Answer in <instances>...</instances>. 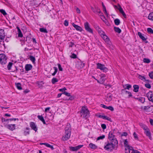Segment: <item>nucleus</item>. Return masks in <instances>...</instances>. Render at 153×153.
Instances as JSON below:
<instances>
[{
  "label": "nucleus",
  "mask_w": 153,
  "mask_h": 153,
  "mask_svg": "<svg viewBox=\"0 0 153 153\" xmlns=\"http://www.w3.org/2000/svg\"><path fill=\"white\" fill-rule=\"evenodd\" d=\"M91 10L93 11V12L96 13V11L97 10V8H96L95 9L93 7H91Z\"/></svg>",
  "instance_id": "nucleus-56"
},
{
  "label": "nucleus",
  "mask_w": 153,
  "mask_h": 153,
  "mask_svg": "<svg viewBox=\"0 0 153 153\" xmlns=\"http://www.w3.org/2000/svg\"><path fill=\"white\" fill-rule=\"evenodd\" d=\"M102 35H103V36H102V37L103 39L105 41V42H107V44H110V42L109 39L108 38V36L105 35L103 34Z\"/></svg>",
  "instance_id": "nucleus-19"
},
{
  "label": "nucleus",
  "mask_w": 153,
  "mask_h": 153,
  "mask_svg": "<svg viewBox=\"0 0 153 153\" xmlns=\"http://www.w3.org/2000/svg\"><path fill=\"white\" fill-rule=\"evenodd\" d=\"M32 66L30 64H27L25 65V70L27 71L31 70L32 68Z\"/></svg>",
  "instance_id": "nucleus-18"
},
{
  "label": "nucleus",
  "mask_w": 153,
  "mask_h": 153,
  "mask_svg": "<svg viewBox=\"0 0 153 153\" xmlns=\"http://www.w3.org/2000/svg\"><path fill=\"white\" fill-rule=\"evenodd\" d=\"M149 75L151 79H153V71L149 73Z\"/></svg>",
  "instance_id": "nucleus-51"
},
{
  "label": "nucleus",
  "mask_w": 153,
  "mask_h": 153,
  "mask_svg": "<svg viewBox=\"0 0 153 153\" xmlns=\"http://www.w3.org/2000/svg\"><path fill=\"white\" fill-rule=\"evenodd\" d=\"M95 28L97 30L99 33H101L102 34L103 33H104V32L103 31H101V29L99 27V26L97 25H96L95 26Z\"/></svg>",
  "instance_id": "nucleus-26"
},
{
  "label": "nucleus",
  "mask_w": 153,
  "mask_h": 153,
  "mask_svg": "<svg viewBox=\"0 0 153 153\" xmlns=\"http://www.w3.org/2000/svg\"><path fill=\"white\" fill-rule=\"evenodd\" d=\"M17 28L18 30V37H22L23 36V34L22 32L19 27H17Z\"/></svg>",
  "instance_id": "nucleus-25"
},
{
  "label": "nucleus",
  "mask_w": 153,
  "mask_h": 153,
  "mask_svg": "<svg viewBox=\"0 0 153 153\" xmlns=\"http://www.w3.org/2000/svg\"><path fill=\"white\" fill-rule=\"evenodd\" d=\"M45 145L48 147L50 148L52 150H53L54 149V148L53 147V146L48 143H46V144H45Z\"/></svg>",
  "instance_id": "nucleus-36"
},
{
  "label": "nucleus",
  "mask_w": 153,
  "mask_h": 153,
  "mask_svg": "<svg viewBox=\"0 0 153 153\" xmlns=\"http://www.w3.org/2000/svg\"><path fill=\"white\" fill-rule=\"evenodd\" d=\"M143 61L144 63H150L151 62L150 60L149 59L146 58H144Z\"/></svg>",
  "instance_id": "nucleus-35"
},
{
  "label": "nucleus",
  "mask_w": 153,
  "mask_h": 153,
  "mask_svg": "<svg viewBox=\"0 0 153 153\" xmlns=\"http://www.w3.org/2000/svg\"><path fill=\"white\" fill-rule=\"evenodd\" d=\"M115 142L108 141L105 143L104 149L108 151H111L115 148H117L118 146V141L115 140Z\"/></svg>",
  "instance_id": "nucleus-1"
},
{
  "label": "nucleus",
  "mask_w": 153,
  "mask_h": 153,
  "mask_svg": "<svg viewBox=\"0 0 153 153\" xmlns=\"http://www.w3.org/2000/svg\"><path fill=\"white\" fill-rule=\"evenodd\" d=\"M70 97L68 99H65V100H74L75 98V97L74 96H71L70 95V96H69Z\"/></svg>",
  "instance_id": "nucleus-41"
},
{
  "label": "nucleus",
  "mask_w": 153,
  "mask_h": 153,
  "mask_svg": "<svg viewBox=\"0 0 153 153\" xmlns=\"http://www.w3.org/2000/svg\"><path fill=\"white\" fill-rule=\"evenodd\" d=\"M97 68L102 70L104 72H106L108 70V69L105 67L104 65L101 63H98L97 64Z\"/></svg>",
  "instance_id": "nucleus-3"
},
{
  "label": "nucleus",
  "mask_w": 153,
  "mask_h": 153,
  "mask_svg": "<svg viewBox=\"0 0 153 153\" xmlns=\"http://www.w3.org/2000/svg\"><path fill=\"white\" fill-rule=\"evenodd\" d=\"M83 145H79L76 146H70L69 147L70 149L73 151H75L81 148L83 146Z\"/></svg>",
  "instance_id": "nucleus-7"
},
{
  "label": "nucleus",
  "mask_w": 153,
  "mask_h": 153,
  "mask_svg": "<svg viewBox=\"0 0 153 153\" xmlns=\"http://www.w3.org/2000/svg\"><path fill=\"white\" fill-rule=\"evenodd\" d=\"M124 145L126 147H127L128 146H129L128 144V142L127 139L125 140L124 141Z\"/></svg>",
  "instance_id": "nucleus-44"
},
{
  "label": "nucleus",
  "mask_w": 153,
  "mask_h": 153,
  "mask_svg": "<svg viewBox=\"0 0 153 153\" xmlns=\"http://www.w3.org/2000/svg\"><path fill=\"white\" fill-rule=\"evenodd\" d=\"M7 59L5 55L3 54H0V62L2 65L5 64L6 62Z\"/></svg>",
  "instance_id": "nucleus-4"
},
{
  "label": "nucleus",
  "mask_w": 153,
  "mask_h": 153,
  "mask_svg": "<svg viewBox=\"0 0 153 153\" xmlns=\"http://www.w3.org/2000/svg\"><path fill=\"white\" fill-rule=\"evenodd\" d=\"M118 5L119 7L118 9L119 10L120 13H122L123 17L126 18V15L123 10V9L119 4H118Z\"/></svg>",
  "instance_id": "nucleus-17"
},
{
  "label": "nucleus",
  "mask_w": 153,
  "mask_h": 153,
  "mask_svg": "<svg viewBox=\"0 0 153 153\" xmlns=\"http://www.w3.org/2000/svg\"><path fill=\"white\" fill-rule=\"evenodd\" d=\"M133 135L134 137V139L137 140H138V137L137 136V134H136L135 132H134L133 134Z\"/></svg>",
  "instance_id": "nucleus-43"
},
{
  "label": "nucleus",
  "mask_w": 153,
  "mask_h": 153,
  "mask_svg": "<svg viewBox=\"0 0 153 153\" xmlns=\"http://www.w3.org/2000/svg\"><path fill=\"white\" fill-rule=\"evenodd\" d=\"M112 95L110 93H109L107 94L106 100V101L109 102L112 99Z\"/></svg>",
  "instance_id": "nucleus-20"
},
{
  "label": "nucleus",
  "mask_w": 153,
  "mask_h": 153,
  "mask_svg": "<svg viewBox=\"0 0 153 153\" xmlns=\"http://www.w3.org/2000/svg\"><path fill=\"white\" fill-rule=\"evenodd\" d=\"M30 126L32 129L34 130L36 132L37 130V128L35 124L33 122H31L30 123Z\"/></svg>",
  "instance_id": "nucleus-11"
},
{
  "label": "nucleus",
  "mask_w": 153,
  "mask_h": 153,
  "mask_svg": "<svg viewBox=\"0 0 153 153\" xmlns=\"http://www.w3.org/2000/svg\"><path fill=\"white\" fill-rule=\"evenodd\" d=\"M133 147L130 146H128L127 147H125V150L126 153H130V150H132Z\"/></svg>",
  "instance_id": "nucleus-22"
},
{
  "label": "nucleus",
  "mask_w": 153,
  "mask_h": 153,
  "mask_svg": "<svg viewBox=\"0 0 153 153\" xmlns=\"http://www.w3.org/2000/svg\"><path fill=\"white\" fill-rule=\"evenodd\" d=\"M100 106L105 109H107V106L103 104H101L100 105Z\"/></svg>",
  "instance_id": "nucleus-63"
},
{
  "label": "nucleus",
  "mask_w": 153,
  "mask_h": 153,
  "mask_svg": "<svg viewBox=\"0 0 153 153\" xmlns=\"http://www.w3.org/2000/svg\"><path fill=\"white\" fill-rule=\"evenodd\" d=\"M66 90V88L65 87H64V88L62 89H60L59 90V91L61 92H63V91Z\"/></svg>",
  "instance_id": "nucleus-64"
},
{
  "label": "nucleus",
  "mask_w": 153,
  "mask_h": 153,
  "mask_svg": "<svg viewBox=\"0 0 153 153\" xmlns=\"http://www.w3.org/2000/svg\"><path fill=\"white\" fill-rule=\"evenodd\" d=\"M153 95L152 94V92L149 91L146 94V96L148 98L149 100L152 102H153Z\"/></svg>",
  "instance_id": "nucleus-14"
},
{
  "label": "nucleus",
  "mask_w": 153,
  "mask_h": 153,
  "mask_svg": "<svg viewBox=\"0 0 153 153\" xmlns=\"http://www.w3.org/2000/svg\"><path fill=\"white\" fill-rule=\"evenodd\" d=\"M13 63L11 62H9L7 66V69L8 70H11V71L13 72H16L17 70V67L14 66V67L16 69L15 70L11 69V67L12 66Z\"/></svg>",
  "instance_id": "nucleus-10"
},
{
  "label": "nucleus",
  "mask_w": 153,
  "mask_h": 153,
  "mask_svg": "<svg viewBox=\"0 0 153 153\" xmlns=\"http://www.w3.org/2000/svg\"><path fill=\"white\" fill-rule=\"evenodd\" d=\"M126 86V88H125V89H127L129 90V88H131V85L128 84H126L125 85Z\"/></svg>",
  "instance_id": "nucleus-50"
},
{
  "label": "nucleus",
  "mask_w": 153,
  "mask_h": 153,
  "mask_svg": "<svg viewBox=\"0 0 153 153\" xmlns=\"http://www.w3.org/2000/svg\"><path fill=\"white\" fill-rule=\"evenodd\" d=\"M0 12L2 13L4 16H5L7 14L5 10L3 9L0 10Z\"/></svg>",
  "instance_id": "nucleus-45"
},
{
  "label": "nucleus",
  "mask_w": 153,
  "mask_h": 153,
  "mask_svg": "<svg viewBox=\"0 0 153 153\" xmlns=\"http://www.w3.org/2000/svg\"><path fill=\"white\" fill-rule=\"evenodd\" d=\"M105 79L104 78L101 77L100 79V82H102V83H103L105 81Z\"/></svg>",
  "instance_id": "nucleus-59"
},
{
  "label": "nucleus",
  "mask_w": 153,
  "mask_h": 153,
  "mask_svg": "<svg viewBox=\"0 0 153 153\" xmlns=\"http://www.w3.org/2000/svg\"><path fill=\"white\" fill-rule=\"evenodd\" d=\"M133 87L134 88L133 91L135 92H137L139 88V85H133Z\"/></svg>",
  "instance_id": "nucleus-24"
},
{
  "label": "nucleus",
  "mask_w": 153,
  "mask_h": 153,
  "mask_svg": "<svg viewBox=\"0 0 153 153\" xmlns=\"http://www.w3.org/2000/svg\"><path fill=\"white\" fill-rule=\"evenodd\" d=\"M144 133L150 140L152 139L151 133L149 129H146L145 131H144Z\"/></svg>",
  "instance_id": "nucleus-15"
},
{
  "label": "nucleus",
  "mask_w": 153,
  "mask_h": 153,
  "mask_svg": "<svg viewBox=\"0 0 153 153\" xmlns=\"http://www.w3.org/2000/svg\"><path fill=\"white\" fill-rule=\"evenodd\" d=\"M81 117L87 119L90 116V112L87 107L85 106H82L80 112Z\"/></svg>",
  "instance_id": "nucleus-2"
},
{
  "label": "nucleus",
  "mask_w": 153,
  "mask_h": 153,
  "mask_svg": "<svg viewBox=\"0 0 153 153\" xmlns=\"http://www.w3.org/2000/svg\"><path fill=\"white\" fill-rule=\"evenodd\" d=\"M72 25L77 30L80 32H81L82 30V29L81 27L78 25H76L74 23H72Z\"/></svg>",
  "instance_id": "nucleus-16"
},
{
  "label": "nucleus",
  "mask_w": 153,
  "mask_h": 153,
  "mask_svg": "<svg viewBox=\"0 0 153 153\" xmlns=\"http://www.w3.org/2000/svg\"><path fill=\"white\" fill-rule=\"evenodd\" d=\"M24 135H28V134H29V131H24Z\"/></svg>",
  "instance_id": "nucleus-61"
},
{
  "label": "nucleus",
  "mask_w": 153,
  "mask_h": 153,
  "mask_svg": "<svg viewBox=\"0 0 153 153\" xmlns=\"http://www.w3.org/2000/svg\"><path fill=\"white\" fill-rule=\"evenodd\" d=\"M114 29L115 31L119 33H120L121 32V30L119 27H115Z\"/></svg>",
  "instance_id": "nucleus-30"
},
{
  "label": "nucleus",
  "mask_w": 153,
  "mask_h": 153,
  "mask_svg": "<svg viewBox=\"0 0 153 153\" xmlns=\"http://www.w3.org/2000/svg\"><path fill=\"white\" fill-rule=\"evenodd\" d=\"M39 31L42 32H43L44 33H48L47 30L45 28H40L39 29Z\"/></svg>",
  "instance_id": "nucleus-38"
},
{
  "label": "nucleus",
  "mask_w": 153,
  "mask_h": 153,
  "mask_svg": "<svg viewBox=\"0 0 153 153\" xmlns=\"http://www.w3.org/2000/svg\"><path fill=\"white\" fill-rule=\"evenodd\" d=\"M122 91H125L126 93H128V94L129 97H131L132 96V95L130 92L128 91H125V89L122 90Z\"/></svg>",
  "instance_id": "nucleus-46"
},
{
  "label": "nucleus",
  "mask_w": 153,
  "mask_h": 153,
  "mask_svg": "<svg viewBox=\"0 0 153 153\" xmlns=\"http://www.w3.org/2000/svg\"><path fill=\"white\" fill-rule=\"evenodd\" d=\"M54 69V72L52 74V75L53 76H54L56 74V73L57 71V68L56 67H54L53 68Z\"/></svg>",
  "instance_id": "nucleus-40"
},
{
  "label": "nucleus",
  "mask_w": 153,
  "mask_h": 153,
  "mask_svg": "<svg viewBox=\"0 0 153 153\" xmlns=\"http://www.w3.org/2000/svg\"><path fill=\"white\" fill-rule=\"evenodd\" d=\"M149 19L153 21V12L150 13L148 16Z\"/></svg>",
  "instance_id": "nucleus-32"
},
{
  "label": "nucleus",
  "mask_w": 153,
  "mask_h": 153,
  "mask_svg": "<svg viewBox=\"0 0 153 153\" xmlns=\"http://www.w3.org/2000/svg\"><path fill=\"white\" fill-rule=\"evenodd\" d=\"M71 134V133H67V132H65V134L62 136V140L64 141L67 140L70 138Z\"/></svg>",
  "instance_id": "nucleus-8"
},
{
  "label": "nucleus",
  "mask_w": 153,
  "mask_h": 153,
  "mask_svg": "<svg viewBox=\"0 0 153 153\" xmlns=\"http://www.w3.org/2000/svg\"><path fill=\"white\" fill-rule=\"evenodd\" d=\"M63 94H65V95L69 97L70 96V94L69 93L67 92L66 91H64L63 93Z\"/></svg>",
  "instance_id": "nucleus-52"
},
{
  "label": "nucleus",
  "mask_w": 153,
  "mask_h": 153,
  "mask_svg": "<svg viewBox=\"0 0 153 153\" xmlns=\"http://www.w3.org/2000/svg\"><path fill=\"white\" fill-rule=\"evenodd\" d=\"M58 79L56 78H53L51 80V82L53 84H54L56 82H58Z\"/></svg>",
  "instance_id": "nucleus-37"
},
{
  "label": "nucleus",
  "mask_w": 153,
  "mask_h": 153,
  "mask_svg": "<svg viewBox=\"0 0 153 153\" xmlns=\"http://www.w3.org/2000/svg\"><path fill=\"white\" fill-rule=\"evenodd\" d=\"M64 25L65 26H68V21L67 20H65L64 21Z\"/></svg>",
  "instance_id": "nucleus-60"
},
{
  "label": "nucleus",
  "mask_w": 153,
  "mask_h": 153,
  "mask_svg": "<svg viewBox=\"0 0 153 153\" xmlns=\"http://www.w3.org/2000/svg\"><path fill=\"white\" fill-rule=\"evenodd\" d=\"M105 137V135H102V136H101L98 137L97 139V140H102L104 139Z\"/></svg>",
  "instance_id": "nucleus-39"
},
{
  "label": "nucleus",
  "mask_w": 153,
  "mask_h": 153,
  "mask_svg": "<svg viewBox=\"0 0 153 153\" xmlns=\"http://www.w3.org/2000/svg\"><path fill=\"white\" fill-rule=\"evenodd\" d=\"M70 57L72 58L76 59L77 58L76 55L74 53L72 54L70 56Z\"/></svg>",
  "instance_id": "nucleus-49"
},
{
  "label": "nucleus",
  "mask_w": 153,
  "mask_h": 153,
  "mask_svg": "<svg viewBox=\"0 0 153 153\" xmlns=\"http://www.w3.org/2000/svg\"><path fill=\"white\" fill-rule=\"evenodd\" d=\"M30 60L32 62L33 64L35 63L36 59L33 56H29Z\"/></svg>",
  "instance_id": "nucleus-28"
},
{
  "label": "nucleus",
  "mask_w": 153,
  "mask_h": 153,
  "mask_svg": "<svg viewBox=\"0 0 153 153\" xmlns=\"http://www.w3.org/2000/svg\"><path fill=\"white\" fill-rule=\"evenodd\" d=\"M74 45V43L71 42L69 43V47H72Z\"/></svg>",
  "instance_id": "nucleus-58"
},
{
  "label": "nucleus",
  "mask_w": 153,
  "mask_h": 153,
  "mask_svg": "<svg viewBox=\"0 0 153 153\" xmlns=\"http://www.w3.org/2000/svg\"><path fill=\"white\" fill-rule=\"evenodd\" d=\"M107 109L110 110L111 111H113L114 110V108L111 106L107 107Z\"/></svg>",
  "instance_id": "nucleus-53"
},
{
  "label": "nucleus",
  "mask_w": 153,
  "mask_h": 153,
  "mask_svg": "<svg viewBox=\"0 0 153 153\" xmlns=\"http://www.w3.org/2000/svg\"><path fill=\"white\" fill-rule=\"evenodd\" d=\"M5 126L7 129L12 131H13L16 129L15 124H8Z\"/></svg>",
  "instance_id": "nucleus-9"
},
{
  "label": "nucleus",
  "mask_w": 153,
  "mask_h": 153,
  "mask_svg": "<svg viewBox=\"0 0 153 153\" xmlns=\"http://www.w3.org/2000/svg\"><path fill=\"white\" fill-rule=\"evenodd\" d=\"M16 85L17 88L18 90H21L22 89L21 85L20 83H16Z\"/></svg>",
  "instance_id": "nucleus-31"
},
{
  "label": "nucleus",
  "mask_w": 153,
  "mask_h": 153,
  "mask_svg": "<svg viewBox=\"0 0 153 153\" xmlns=\"http://www.w3.org/2000/svg\"><path fill=\"white\" fill-rule=\"evenodd\" d=\"M103 119L106 120H108L110 121H111V119L109 117H108L106 116H104V117H103Z\"/></svg>",
  "instance_id": "nucleus-48"
},
{
  "label": "nucleus",
  "mask_w": 153,
  "mask_h": 153,
  "mask_svg": "<svg viewBox=\"0 0 153 153\" xmlns=\"http://www.w3.org/2000/svg\"><path fill=\"white\" fill-rule=\"evenodd\" d=\"M36 84L38 85L39 88L42 87L44 83L42 81L40 82H36Z\"/></svg>",
  "instance_id": "nucleus-33"
},
{
  "label": "nucleus",
  "mask_w": 153,
  "mask_h": 153,
  "mask_svg": "<svg viewBox=\"0 0 153 153\" xmlns=\"http://www.w3.org/2000/svg\"><path fill=\"white\" fill-rule=\"evenodd\" d=\"M147 31L149 33H153V30L150 28H148L147 29Z\"/></svg>",
  "instance_id": "nucleus-42"
},
{
  "label": "nucleus",
  "mask_w": 153,
  "mask_h": 153,
  "mask_svg": "<svg viewBox=\"0 0 153 153\" xmlns=\"http://www.w3.org/2000/svg\"><path fill=\"white\" fill-rule=\"evenodd\" d=\"M145 86L147 88L150 89L151 88V85L149 83H146L145 84Z\"/></svg>",
  "instance_id": "nucleus-47"
},
{
  "label": "nucleus",
  "mask_w": 153,
  "mask_h": 153,
  "mask_svg": "<svg viewBox=\"0 0 153 153\" xmlns=\"http://www.w3.org/2000/svg\"><path fill=\"white\" fill-rule=\"evenodd\" d=\"M37 117L44 124H46L45 120L43 117L42 115H38L37 116Z\"/></svg>",
  "instance_id": "nucleus-23"
},
{
  "label": "nucleus",
  "mask_w": 153,
  "mask_h": 153,
  "mask_svg": "<svg viewBox=\"0 0 153 153\" xmlns=\"http://www.w3.org/2000/svg\"><path fill=\"white\" fill-rule=\"evenodd\" d=\"M101 127L103 129H105L106 128V125L105 124H101Z\"/></svg>",
  "instance_id": "nucleus-55"
},
{
  "label": "nucleus",
  "mask_w": 153,
  "mask_h": 153,
  "mask_svg": "<svg viewBox=\"0 0 153 153\" xmlns=\"http://www.w3.org/2000/svg\"><path fill=\"white\" fill-rule=\"evenodd\" d=\"M138 77L139 79H141L142 80H143L145 79V78L144 76H143L141 75H139Z\"/></svg>",
  "instance_id": "nucleus-54"
},
{
  "label": "nucleus",
  "mask_w": 153,
  "mask_h": 153,
  "mask_svg": "<svg viewBox=\"0 0 153 153\" xmlns=\"http://www.w3.org/2000/svg\"><path fill=\"white\" fill-rule=\"evenodd\" d=\"M89 146L91 149H96L97 148V146L95 144L92 143H90Z\"/></svg>",
  "instance_id": "nucleus-27"
},
{
  "label": "nucleus",
  "mask_w": 153,
  "mask_h": 153,
  "mask_svg": "<svg viewBox=\"0 0 153 153\" xmlns=\"http://www.w3.org/2000/svg\"><path fill=\"white\" fill-rule=\"evenodd\" d=\"M65 132H67L70 133H71V126L70 124L68 123L65 128Z\"/></svg>",
  "instance_id": "nucleus-12"
},
{
  "label": "nucleus",
  "mask_w": 153,
  "mask_h": 153,
  "mask_svg": "<svg viewBox=\"0 0 153 153\" xmlns=\"http://www.w3.org/2000/svg\"><path fill=\"white\" fill-rule=\"evenodd\" d=\"M137 35L139 36V37L142 39L143 41H146L147 38H146L140 32H138L137 33Z\"/></svg>",
  "instance_id": "nucleus-21"
},
{
  "label": "nucleus",
  "mask_w": 153,
  "mask_h": 153,
  "mask_svg": "<svg viewBox=\"0 0 153 153\" xmlns=\"http://www.w3.org/2000/svg\"><path fill=\"white\" fill-rule=\"evenodd\" d=\"M114 22L115 23V24L116 25H118L120 24V20L118 19H115L114 20Z\"/></svg>",
  "instance_id": "nucleus-34"
},
{
  "label": "nucleus",
  "mask_w": 153,
  "mask_h": 153,
  "mask_svg": "<svg viewBox=\"0 0 153 153\" xmlns=\"http://www.w3.org/2000/svg\"><path fill=\"white\" fill-rule=\"evenodd\" d=\"M108 139L111 141L115 142V140L118 141L117 139L115 138V135L113 134V132L111 131L108 134Z\"/></svg>",
  "instance_id": "nucleus-5"
},
{
  "label": "nucleus",
  "mask_w": 153,
  "mask_h": 153,
  "mask_svg": "<svg viewBox=\"0 0 153 153\" xmlns=\"http://www.w3.org/2000/svg\"><path fill=\"white\" fill-rule=\"evenodd\" d=\"M4 30L3 29H0V40L1 41L3 40L4 38Z\"/></svg>",
  "instance_id": "nucleus-13"
},
{
  "label": "nucleus",
  "mask_w": 153,
  "mask_h": 153,
  "mask_svg": "<svg viewBox=\"0 0 153 153\" xmlns=\"http://www.w3.org/2000/svg\"><path fill=\"white\" fill-rule=\"evenodd\" d=\"M136 99L138 100L139 101H140L142 103H143L145 101V99L143 97H140L138 98H135Z\"/></svg>",
  "instance_id": "nucleus-29"
},
{
  "label": "nucleus",
  "mask_w": 153,
  "mask_h": 153,
  "mask_svg": "<svg viewBox=\"0 0 153 153\" xmlns=\"http://www.w3.org/2000/svg\"><path fill=\"white\" fill-rule=\"evenodd\" d=\"M58 68L59 69V70L60 71H62L63 70V69L62 68L61 65L60 64H58Z\"/></svg>",
  "instance_id": "nucleus-57"
},
{
  "label": "nucleus",
  "mask_w": 153,
  "mask_h": 153,
  "mask_svg": "<svg viewBox=\"0 0 153 153\" xmlns=\"http://www.w3.org/2000/svg\"><path fill=\"white\" fill-rule=\"evenodd\" d=\"M85 28V30L88 32L92 33L93 31L92 29L90 27V25L87 22L84 23Z\"/></svg>",
  "instance_id": "nucleus-6"
},
{
  "label": "nucleus",
  "mask_w": 153,
  "mask_h": 153,
  "mask_svg": "<svg viewBox=\"0 0 153 153\" xmlns=\"http://www.w3.org/2000/svg\"><path fill=\"white\" fill-rule=\"evenodd\" d=\"M103 11L104 13H105V14L107 15H108V13L107 12V11H106V8H103Z\"/></svg>",
  "instance_id": "nucleus-62"
}]
</instances>
